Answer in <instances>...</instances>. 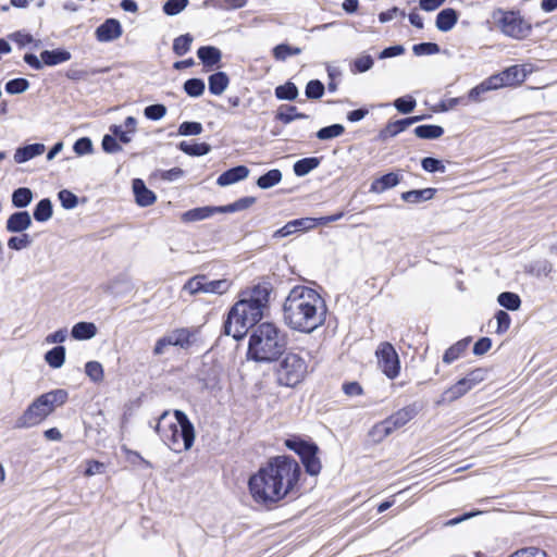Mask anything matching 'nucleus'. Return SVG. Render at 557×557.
<instances>
[{
	"mask_svg": "<svg viewBox=\"0 0 557 557\" xmlns=\"http://www.w3.org/2000/svg\"><path fill=\"white\" fill-rule=\"evenodd\" d=\"M417 413L418 410L414 405L406 406L380 423H376L371 430V435L376 441H382L392 434L395 430L406 425L417 416Z\"/></svg>",
	"mask_w": 557,
	"mask_h": 557,
	"instance_id": "obj_8",
	"label": "nucleus"
},
{
	"mask_svg": "<svg viewBox=\"0 0 557 557\" xmlns=\"http://www.w3.org/2000/svg\"><path fill=\"white\" fill-rule=\"evenodd\" d=\"M256 202L255 197H243L238 200L234 201L233 203L226 205V206H219L220 213H233L237 211H243L251 207Z\"/></svg>",
	"mask_w": 557,
	"mask_h": 557,
	"instance_id": "obj_39",
	"label": "nucleus"
},
{
	"mask_svg": "<svg viewBox=\"0 0 557 557\" xmlns=\"http://www.w3.org/2000/svg\"><path fill=\"white\" fill-rule=\"evenodd\" d=\"M50 413V410L46 407V405L40 404V398L37 397L17 419L16 426L20 429H26L37 425Z\"/></svg>",
	"mask_w": 557,
	"mask_h": 557,
	"instance_id": "obj_11",
	"label": "nucleus"
},
{
	"mask_svg": "<svg viewBox=\"0 0 557 557\" xmlns=\"http://www.w3.org/2000/svg\"><path fill=\"white\" fill-rule=\"evenodd\" d=\"M215 213H220L219 206L218 207H215V206L198 207V208H194V209L185 211L182 214L181 220L186 223L197 222V221H202L208 218H211Z\"/></svg>",
	"mask_w": 557,
	"mask_h": 557,
	"instance_id": "obj_19",
	"label": "nucleus"
},
{
	"mask_svg": "<svg viewBox=\"0 0 557 557\" xmlns=\"http://www.w3.org/2000/svg\"><path fill=\"white\" fill-rule=\"evenodd\" d=\"M133 191L138 206L148 207L156 202L157 197L154 193L147 188L144 181L135 178L133 181Z\"/></svg>",
	"mask_w": 557,
	"mask_h": 557,
	"instance_id": "obj_16",
	"label": "nucleus"
},
{
	"mask_svg": "<svg viewBox=\"0 0 557 557\" xmlns=\"http://www.w3.org/2000/svg\"><path fill=\"white\" fill-rule=\"evenodd\" d=\"M53 214V206L49 198H44L34 208L33 216L37 222H47Z\"/></svg>",
	"mask_w": 557,
	"mask_h": 557,
	"instance_id": "obj_30",
	"label": "nucleus"
},
{
	"mask_svg": "<svg viewBox=\"0 0 557 557\" xmlns=\"http://www.w3.org/2000/svg\"><path fill=\"white\" fill-rule=\"evenodd\" d=\"M497 79L492 78L491 76L484 79L482 83L476 85L475 87L471 88L468 92L467 101L469 102H481L482 101V95L497 89Z\"/></svg>",
	"mask_w": 557,
	"mask_h": 557,
	"instance_id": "obj_22",
	"label": "nucleus"
},
{
	"mask_svg": "<svg viewBox=\"0 0 557 557\" xmlns=\"http://www.w3.org/2000/svg\"><path fill=\"white\" fill-rule=\"evenodd\" d=\"M498 25L503 34L515 39H523L529 36L531 25L519 11H504L500 13Z\"/></svg>",
	"mask_w": 557,
	"mask_h": 557,
	"instance_id": "obj_9",
	"label": "nucleus"
},
{
	"mask_svg": "<svg viewBox=\"0 0 557 557\" xmlns=\"http://www.w3.org/2000/svg\"><path fill=\"white\" fill-rule=\"evenodd\" d=\"M208 84L209 91L212 95L219 96L227 88L230 79L225 72H215L209 76Z\"/></svg>",
	"mask_w": 557,
	"mask_h": 557,
	"instance_id": "obj_26",
	"label": "nucleus"
},
{
	"mask_svg": "<svg viewBox=\"0 0 557 557\" xmlns=\"http://www.w3.org/2000/svg\"><path fill=\"white\" fill-rule=\"evenodd\" d=\"M325 87L319 79H311L307 83L305 94L308 99H320L324 95Z\"/></svg>",
	"mask_w": 557,
	"mask_h": 557,
	"instance_id": "obj_53",
	"label": "nucleus"
},
{
	"mask_svg": "<svg viewBox=\"0 0 557 557\" xmlns=\"http://www.w3.org/2000/svg\"><path fill=\"white\" fill-rule=\"evenodd\" d=\"M32 225V216L27 211L12 213L5 223V230L10 233H23Z\"/></svg>",
	"mask_w": 557,
	"mask_h": 557,
	"instance_id": "obj_15",
	"label": "nucleus"
},
{
	"mask_svg": "<svg viewBox=\"0 0 557 557\" xmlns=\"http://www.w3.org/2000/svg\"><path fill=\"white\" fill-rule=\"evenodd\" d=\"M166 114V107L161 103L150 104L145 108L144 115L151 121H159Z\"/></svg>",
	"mask_w": 557,
	"mask_h": 557,
	"instance_id": "obj_61",
	"label": "nucleus"
},
{
	"mask_svg": "<svg viewBox=\"0 0 557 557\" xmlns=\"http://www.w3.org/2000/svg\"><path fill=\"white\" fill-rule=\"evenodd\" d=\"M308 373L307 360L297 352H287L275 369L276 382L281 386L295 387Z\"/></svg>",
	"mask_w": 557,
	"mask_h": 557,
	"instance_id": "obj_6",
	"label": "nucleus"
},
{
	"mask_svg": "<svg viewBox=\"0 0 557 557\" xmlns=\"http://www.w3.org/2000/svg\"><path fill=\"white\" fill-rule=\"evenodd\" d=\"M470 389H472L471 384L468 383L466 377H462L444 392L443 398L444 400L454 401L467 394Z\"/></svg>",
	"mask_w": 557,
	"mask_h": 557,
	"instance_id": "obj_27",
	"label": "nucleus"
},
{
	"mask_svg": "<svg viewBox=\"0 0 557 557\" xmlns=\"http://www.w3.org/2000/svg\"><path fill=\"white\" fill-rule=\"evenodd\" d=\"M163 443L173 451L188 450L194 445L195 429L187 414L182 410L174 411V420L164 411L154 425Z\"/></svg>",
	"mask_w": 557,
	"mask_h": 557,
	"instance_id": "obj_5",
	"label": "nucleus"
},
{
	"mask_svg": "<svg viewBox=\"0 0 557 557\" xmlns=\"http://www.w3.org/2000/svg\"><path fill=\"white\" fill-rule=\"evenodd\" d=\"M374 60L370 54H362L350 63V72L354 74L364 73L372 69Z\"/></svg>",
	"mask_w": 557,
	"mask_h": 557,
	"instance_id": "obj_42",
	"label": "nucleus"
},
{
	"mask_svg": "<svg viewBox=\"0 0 557 557\" xmlns=\"http://www.w3.org/2000/svg\"><path fill=\"white\" fill-rule=\"evenodd\" d=\"M470 338H463L451 345L443 355V362L449 364L457 360L467 349Z\"/></svg>",
	"mask_w": 557,
	"mask_h": 557,
	"instance_id": "obj_33",
	"label": "nucleus"
},
{
	"mask_svg": "<svg viewBox=\"0 0 557 557\" xmlns=\"http://www.w3.org/2000/svg\"><path fill=\"white\" fill-rule=\"evenodd\" d=\"M309 115L301 113L295 106H281L277 109L275 119L284 124H289L295 120L308 119Z\"/></svg>",
	"mask_w": 557,
	"mask_h": 557,
	"instance_id": "obj_29",
	"label": "nucleus"
},
{
	"mask_svg": "<svg viewBox=\"0 0 557 557\" xmlns=\"http://www.w3.org/2000/svg\"><path fill=\"white\" fill-rule=\"evenodd\" d=\"M231 286H232V282L226 278L210 281L206 276L203 293L214 294V295H223L226 292H228Z\"/></svg>",
	"mask_w": 557,
	"mask_h": 557,
	"instance_id": "obj_34",
	"label": "nucleus"
},
{
	"mask_svg": "<svg viewBox=\"0 0 557 557\" xmlns=\"http://www.w3.org/2000/svg\"><path fill=\"white\" fill-rule=\"evenodd\" d=\"M32 237L26 234L22 233L20 236H12L8 240V247L12 250H22L32 245Z\"/></svg>",
	"mask_w": 557,
	"mask_h": 557,
	"instance_id": "obj_57",
	"label": "nucleus"
},
{
	"mask_svg": "<svg viewBox=\"0 0 557 557\" xmlns=\"http://www.w3.org/2000/svg\"><path fill=\"white\" fill-rule=\"evenodd\" d=\"M421 166L424 171L429 173H444L446 171V168L442 160L433 158V157H425L421 160Z\"/></svg>",
	"mask_w": 557,
	"mask_h": 557,
	"instance_id": "obj_56",
	"label": "nucleus"
},
{
	"mask_svg": "<svg viewBox=\"0 0 557 557\" xmlns=\"http://www.w3.org/2000/svg\"><path fill=\"white\" fill-rule=\"evenodd\" d=\"M436 194V189L432 187L423 188V189H412L408 191H404L400 195V198L408 203H420L423 201L431 200Z\"/></svg>",
	"mask_w": 557,
	"mask_h": 557,
	"instance_id": "obj_24",
	"label": "nucleus"
},
{
	"mask_svg": "<svg viewBox=\"0 0 557 557\" xmlns=\"http://www.w3.org/2000/svg\"><path fill=\"white\" fill-rule=\"evenodd\" d=\"M320 164V159L317 157L302 158L294 163L293 170L296 176L302 177L309 174L312 170L317 169Z\"/></svg>",
	"mask_w": 557,
	"mask_h": 557,
	"instance_id": "obj_31",
	"label": "nucleus"
},
{
	"mask_svg": "<svg viewBox=\"0 0 557 557\" xmlns=\"http://www.w3.org/2000/svg\"><path fill=\"white\" fill-rule=\"evenodd\" d=\"M270 288L268 285L257 284L243 290L238 301L230 309L223 324L225 335L234 339H242L250 327L257 326L268 306Z\"/></svg>",
	"mask_w": 557,
	"mask_h": 557,
	"instance_id": "obj_3",
	"label": "nucleus"
},
{
	"mask_svg": "<svg viewBox=\"0 0 557 557\" xmlns=\"http://www.w3.org/2000/svg\"><path fill=\"white\" fill-rule=\"evenodd\" d=\"M58 198L61 202V206L66 210L74 209L78 203L77 196L67 189L60 190L58 193Z\"/></svg>",
	"mask_w": 557,
	"mask_h": 557,
	"instance_id": "obj_62",
	"label": "nucleus"
},
{
	"mask_svg": "<svg viewBox=\"0 0 557 557\" xmlns=\"http://www.w3.org/2000/svg\"><path fill=\"white\" fill-rule=\"evenodd\" d=\"M67 392L61 388L50 391L39 396L40 404L46 405L50 412H53L57 407L62 406L67 400Z\"/></svg>",
	"mask_w": 557,
	"mask_h": 557,
	"instance_id": "obj_21",
	"label": "nucleus"
},
{
	"mask_svg": "<svg viewBox=\"0 0 557 557\" xmlns=\"http://www.w3.org/2000/svg\"><path fill=\"white\" fill-rule=\"evenodd\" d=\"M491 77L497 79L496 83L498 89L504 86H511L522 83L527 77V72L523 67H520L519 65H512L498 74L492 75Z\"/></svg>",
	"mask_w": 557,
	"mask_h": 557,
	"instance_id": "obj_12",
	"label": "nucleus"
},
{
	"mask_svg": "<svg viewBox=\"0 0 557 557\" xmlns=\"http://www.w3.org/2000/svg\"><path fill=\"white\" fill-rule=\"evenodd\" d=\"M202 124L195 121L183 122L178 126V135L181 136H195L202 133Z\"/></svg>",
	"mask_w": 557,
	"mask_h": 557,
	"instance_id": "obj_59",
	"label": "nucleus"
},
{
	"mask_svg": "<svg viewBox=\"0 0 557 557\" xmlns=\"http://www.w3.org/2000/svg\"><path fill=\"white\" fill-rule=\"evenodd\" d=\"M188 0H166L163 4V12L169 16L177 15L188 5Z\"/></svg>",
	"mask_w": 557,
	"mask_h": 557,
	"instance_id": "obj_58",
	"label": "nucleus"
},
{
	"mask_svg": "<svg viewBox=\"0 0 557 557\" xmlns=\"http://www.w3.org/2000/svg\"><path fill=\"white\" fill-rule=\"evenodd\" d=\"M285 445L300 457L308 474L318 475L320 473L322 466L318 457L319 447L315 443L292 437L285 441Z\"/></svg>",
	"mask_w": 557,
	"mask_h": 557,
	"instance_id": "obj_7",
	"label": "nucleus"
},
{
	"mask_svg": "<svg viewBox=\"0 0 557 557\" xmlns=\"http://www.w3.org/2000/svg\"><path fill=\"white\" fill-rule=\"evenodd\" d=\"M71 52L65 49L44 50L40 53L42 63L47 66H54L71 59Z\"/></svg>",
	"mask_w": 557,
	"mask_h": 557,
	"instance_id": "obj_25",
	"label": "nucleus"
},
{
	"mask_svg": "<svg viewBox=\"0 0 557 557\" xmlns=\"http://www.w3.org/2000/svg\"><path fill=\"white\" fill-rule=\"evenodd\" d=\"M407 127L408 126H407L405 119L389 122L386 124V126L383 129H381L379 136L381 139L385 140L387 138L397 136L399 133L404 132Z\"/></svg>",
	"mask_w": 557,
	"mask_h": 557,
	"instance_id": "obj_40",
	"label": "nucleus"
},
{
	"mask_svg": "<svg viewBox=\"0 0 557 557\" xmlns=\"http://www.w3.org/2000/svg\"><path fill=\"white\" fill-rule=\"evenodd\" d=\"M287 344V334L281 327L272 322H263L250 333L247 357L256 362L271 363L285 352Z\"/></svg>",
	"mask_w": 557,
	"mask_h": 557,
	"instance_id": "obj_4",
	"label": "nucleus"
},
{
	"mask_svg": "<svg viewBox=\"0 0 557 557\" xmlns=\"http://www.w3.org/2000/svg\"><path fill=\"white\" fill-rule=\"evenodd\" d=\"M498 304L507 310L516 311L521 306L519 295L511 292H503L497 297Z\"/></svg>",
	"mask_w": 557,
	"mask_h": 557,
	"instance_id": "obj_41",
	"label": "nucleus"
},
{
	"mask_svg": "<svg viewBox=\"0 0 557 557\" xmlns=\"http://www.w3.org/2000/svg\"><path fill=\"white\" fill-rule=\"evenodd\" d=\"M248 175L249 169L246 165H237L220 174L216 180V184L221 187L230 186L244 181Z\"/></svg>",
	"mask_w": 557,
	"mask_h": 557,
	"instance_id": "obj_14",
	"label": "nucleus"
},
{
	"mask_svg": "<svg viewBox=\"0 0 557 557\" xmlns=\"http://www.w3.org/2000/svg\"><path fill=\"white\" fill-rule=\"evenodd\" d=\"M459 18L458 12L453 8H446L436 15L435 26L440 32L446 33L451 30Z\"/></svg>",
	"mask_w": 557,
	"mask_h": 557,
	"instance_id": "obj_18",
	"label": "nucleus"
},
{
	"mask_svg": "<svg viewBox=\"0 0 557 557\" xmlns=\"http://www.w3.org/2000/svg\"><path fill=\"white\" fill-rule=\"evenodd\" d=\"M11 200L14 208H26L33 200V191L28 187H18L12 193Z\"/></svg>",
	"mask_w": 557,
	"mask_h": 557,
	"instance_id": "obj_36",
	"label": "nucleus"
},
{
	"mask_svg": "<svg viewBox=\"0 0 557 557\" xmlns=\"http://www.w3.org/2000/svg\"><path fill=\"white\" fill-rule=\"evenodd\" d=\"M173 346H180L182 348L190 345L191 333L187 329H178L169 334Z\"/></svg>",
	"mask_w": 557,
	"mask_h": 557,
	"instance_id": "obj_51",
	"label": "nucleus"
},
{
	"mask_svg": "<svg viewBox=\"0 0 557 557\" xmlns=\"http://www.w3.org/2000/svg\"><path fill=\"white\" fill-rule=\"evenodd\" d=\"M197 57L207 67L216 65L222 59V52L214 46H202L197 50Z\"/></svg>",
	"mask_w": 557,
	"mask_h": 557,
	"instance_id": "obj_23",
	"label": "nucleus"
},
{
	"mask_svg": "<svg viewBox=\"0 0 557 557\" xmlns=\"http://www.w3.org/2000/svg\"><path fill=\"white\" fill-rule=\"evenodd\" d=\"M65 352L64 346H55L46 352L45 360L51 368L59 369L65 361Z\"/></svg>",
	"mask_w": 557,
	"mask_h": 557,
	"instance_id": "obj_38",
	"label": "nucleus"
},
{
	"mask_svg": "<svg viewBox=\"0 0 557 557\" xmlns=\"http://www.w3.org/2000/svg\"><path fill=\"white\" fill-rule=\"evenodd\" d=\"M85 373L92 382H101L103 379L102 364L98 361H88L85 364Z\"/></svg>",
	"mask_w": 557,
	"mask_h": 557,
	"instance_id": "obj_55",
	"label": "nucleus"
},
{
	"mask_svg": "<svg viewBox=\"0 0 557 557\" xmlns=\"http://www.w3.org/2000/svg\"><path fill=\"white\" fill-rule=\"evenodd\" d=\"M325 317V301L315 289L298 285L289 290L283 319L292 330L309 334L324 323Z\"/></svg>",
	"mask_w": 557,
	"mask_h": 557,
	"instance_id": "obj_2",
	"label": "nucleus"
},
{
	"mask_svg": "<svg viewBox=\"0 0 557 557\" xmlns=\"http://www.w3.org/2000/svg\"><path fill=\"white\" fill-rule=\"evenodd\" d=\"M413 133L421 139H437L444 134V128L440 125L423 124L417 126Z\"/></svg>",
	"mask_w": 557,
	"mask_h": 557,
	"instance_id": "obj_35",
	"label": "nucleus"
},
{
	"mask_svg": "<svg viewBox=\"0 0 557 557\" xmlns=\"http://www.w3.org/2000/svg\"><path fill=\"white\" fill-rule=\"evenodd\" d=\"M393 104L398 112L409 114L414 110L417 101L412 96L406 95L395 99Z\"/></svg>",
	"mask_w": 557,
	"mask_h": 557,
	"instance_id": "obj_49",
	"label": "nucleus"
},
{
	"mask_svg": "<svg viewBox=\"0 0 557 557\" xmlns=\"http://www.w3.org/2000/svg\"><path fill=\"white\" fill-rule=\"evenodd\" d=\"M205 82L201 78H189L184 83V91L194 98L200 97L205 92Z\"/></svg>",
	"mask_w": 557,
	"mask_h": 557,
	"instance_id": "obj_45",
	"label": "nucleus"
},
{
	"mask_svg": "<svg viewBox=\"0 0 557 557\" xmlns=\"http://www.w3.org/2000/svg\"><path fill=\"white\" fill-rule=\"evenodd\" d=\"M344 132H345V127L342 124L336 123V124H332V125L320 128L317 132L315 136L320 140H330V139H333V138H336V137L343 135Z\"/></svg>",
	"mask_w": 557,
	"mask_h": 557,
	"instance_id": "obj_44",
	"label": "nucleus"
},
{
	"mask_svg": "<svg viewBox=\"0 0 557 557\" xmlns=\"http://www.w3.org/2000/svg\"><path fill=\"white\" fill-rule=\"evenodd\" d=\"M206 275L198 274L189 278L183 286V289L188 292L190 295L203 293Z\"/></svg>",
	"mask_w": 557,
	"mask_h": 557,
	"instance_id": "obj_52",
	"label": "nucleus"
},
{
	"mask_svg": "<svg viewBox=\"0 0 557 557\" xmlns=\"http://www.w3.org/2000/svg\"><path fill=\"white\" fill-rule=\"evenodd\" d=\"M440 50V46L435 42H420L412 47V52L417 57L436 54Z\"/></svg>",
	"mask_w": 557,
	"mask_h": 557,
	"instance_id": "obj_60",
	"label": "nucleus"
},
{
	"mask_svg": "<svg viewBox=\"0 0 557 557\" xmlns=\"http://www.w3.org/2000/svg\"><path fill=\"white\" fill-rule=\"evenodd\" d=\"M401 181V175L398 172H389L371 183L370 191L382 194L385 190L397 186Z\"/></svg>",
	"mask_w": 557,
	"mask_h": 557,
	"instance_id": "obj_17",
	"label": "nucleus"
},
{
	"mask_svg": "<svg viewBox=\"0 0 557 557\" xmlns=\"http://www.w3.org/2000/svg\"><path fill=\"white\" fill-rule=\"evenodd\" d=\"M106 71H107L106 69H92V70L88 71V70H82V69H77L75 66H71L66 71L65 76L71 81L77 82V81L86 79L90 75H96L99 73H103Z\"/></svg>",
	"mask_w": 557,
	"mask_h": 557,
	"instance_id": "obj_47",
	"label": "nucleus"
},
{
	"mask_svg": "<svg viewBox=\"0 0 557 557\" xmlns=\"http://www.w3.org/2000/svg\"><path fill=\"white\" fill-rule=\"evenodd\" d=\"M376 357L382 372L388 379H395L399 374L400 362L392 344L382 343L376 350Z\"/></svg>",
	"mask_w": 557,
	"mask_h": 557,
	"instance_id": "obj_10",
	"label": "nucleus"
},
{
	"mask_svg": "<svg viewBox=\"0 0 557 557\" xmlns=\"http://www.w3.org/2000/svg\"><path fill=\"white\" fill-rule=\"evenodd\" d=\"M96 38L100 42H110L122 35L121 23L115 18H108L96 28Z\"/></svg>",
	"mask_w": 557,
	"mask_h": 557,
	"instance_id": "obj_13",
	"label": "nucleus"
},
{
	"mask_svg": "<svg viewBox=\"0 0 557 557\" xmlns=\"http://www.w3.org/2000/svg\"><path fill=\"white\" fill-rule=\"evenodd\" d=\"M300 53V48L292 47L287 44H280L273 48V55L278 61H285L288 57L298 55Z\"/></svg>",
	"mask_w": 557,
	"mask_h": 557,
	"instance_id": "obj_48",
	"label": "nucleus"
},
{
	"mask_svg": "<svg viewBox=\"0 0 557 557\" xmlns=\"http://www.w3.org/2000/svg\"><path fill=\"white\" fill-rule=\"evenodd\" d=\"M180 150L193 157H201L210 152L211 146L207 143H189L181 141L178 144Z\"/></svg>",
	"mask_w": 557,
	"mask_h": 557,
	"instance_id": "obj_32",
	"label": "nucleus"
},
{
	"mask_svg": "<svg viewBox=\"0 0 557 557\" xmlns=\"http://www.w3.org/2000/svg\"><path fill=\"white\" fill-rule=\"evenodd\" d=\"M298 96V88L297 86L292 83L287 82L284 85H280L275 88V97L280 100H295Z\"/></svg>",
	"mask_w": 557,
	"mask_h": 557,
	"instance_id": "obj_43",
	"label": "nucleus"
},
{
	"mask_svg": "<svg viewBox=\"0 0 557 557\" xmlns=\"http://www.w3.org/2000/svg\"><path fill=\"white\" fill-rule=\"evenodd\" d=\"M508 557H549L547 553L537 547H525L516 550Z\"/></svg>",
	"mask_w": 557,
	"mask_h": 557,
	"instance_id": "obj_64",
	"label": "nucleus"
},
{
	"mask_svg": "<svg viewBox=\"0 0 557 557\" xmlns=\"http://www.w3.org/2000/svg\"><path fill=\"white\" fill-rule=\"evenodd\" d=\"M205 5H211L220 10H236L245 7V0H206Z\"/></svg>",
	"mask_w": 557,
	"mask_h": 557,
	"instance_id": "obj_50",
	"label": "nucleus"
},
{
	"mask_svg": "<svg viewBox=\"0 0 557 557\" xmlns=\"http://www.w3.org/2000/svg\"><path fill=\"white\" fill-rule=\"evenodd\" d=\"M495 319L497 322L496 333L499 335L506 333L510 327V315L504 310H498L495 314Z\"/></svg>",
	"mask_w": 557,
	"mask_h": 557,
	"instance_id": "obj_63",
	"label": "nucleus"
},
{
	"mask_svg": "<svg viewBox=\"0 0 557 557\" xmlns=\"http://www.w3.org/2000/svg\"><path fill=\"white\" fill-rule=\"evenodd\" d=\"M282 172L278 169H272L262 174L256 182L257 186L261 189H269L277 185L282 181Z\"/></svg>",
	"mask_w": 557,
	"mask_h": 557,
	"instance_id": "obj_37",
	"label": "nucleus"
},
{
	"mask_svg": "<svg viewBox=\"0 0 557 557\" xmlns=\"http://www.w3.org/2000/svg\"><path fill=\"white\" fill-rule=\"evenodd\" d=\"M193 40L194 39L190 34L178 36L173 41V52L178 57L186 54L190 50Z\"/></svg>",
	"mask_w": 557,
	"mask_h": 557,
	"instance_id": "obj_46",
	"label": "nucleus"
},
{
	"mask_svg": "<svg viewBox=\"0 0 557 557\" xmlns=\"http://www.w3.org/2000/svg\"><path fill=\"white\" fill-rule=\"evenodd\" d=\"M29 87V82L26 78H13L7 82L4 88L10 95H18L26 91Z\"/></svg>",
	"mask_w": 557,
	"mask_h": 557,
	"instance_id": "obj_54",
	"label": "nucleus"
},
{
	"mask_svg": "<svg viewBox=\"0 0 557 557\" xmlns=\"http://www.w3.org/2000/svg\"><path fill=\"white\" fill-rule=\"evenodd\" d=\"M45 150V145L39 143L20 147L15 150L14 161L18 164L25 163L32 160L33 158L42 154Z\"/></svg>",
	"mask_w": 557,
	"mask_h": 557,
	"instance_id": "obj_20",
	"label": "nucleus"
},
{
	"mask_svg": "<svg viewBox=\"0 0 557 557\" xmlns=\"http://www.w3.org/2000/svg\"><path fill=\"white\" fill-rule=\"evenodd\" d=\"M97 334V327L91 322H78L74 324L71 331L73 338L86 341L92 338Z\"/></svg>",
	"mask_w": 557,
	"mask_h": 557,
	"instance_id": "obj_28",
	"label": "nucleus"
},
{
	"mask_svg": "<svg viewBox=\"0 0 557 557\" xmlns=\"http://www.w3.org/2000/svg\"><path fill=\"white\" fill-rule=\"evenodd\" d=\"M300 473V466L294 458L274 457L265 467L250 476L248 482L250 494L259 504L277 503L294 490Z\"/></svg>",
	"mask_w": 557,
	"mask_h": 557,
	"instance_id": "obj_1",
	"label": "nucleus"
}]
</instances>
